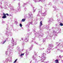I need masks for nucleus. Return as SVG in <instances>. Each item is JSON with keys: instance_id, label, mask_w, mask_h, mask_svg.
<instances>
[{"instance_id": "f257e3e1", "label": "nucleus", "mask_w": 63, "mask_h": 63, "mask_svg": "<svg viewBox=\"0 0 63 63\" xmlns=\"http://www.w3.org/2000/svg\"><path fill=\"white\" fill-rule=\"evenodd\" d=\"M3 16L2 17V18H6V15L5 14L3 13Z\"/></svg>"}, {"instance_id": "f03ea898", "label": "nucleus", "mask_w": 63, "mask_h": 63, "mask_svg": "<svg viewBox=\"0 0 63 63\" xmlns=\"http://www.w3.org/2000/svg\"><path fill=\"white\" fill-rule=\"evenodd\" d=\"M46 58V57H43L41 60L42 62H44V60H45Z\"/></svg>"}, {"instance_id": "7ed1b4c3", "label": "nucleus", "mask_w": 63, "mask_h": 63, "mask_svg": "<svg viewBox=\"0 0 63 63\" xmlns=\"http://www.w3.org/2000/svg\"><path fill=\"white\" fill-rule=\"evenodd\" d=\"M43 22V21H40V27H41L42 25H43V23H42Z\"/></svg>"}, {"instance_id": "20e7f679", "label": "nucleus", "mask_w": 63, "mask_h": 63, "mask_svg": "<svg viewBox=\"0 0 63 63\" xmlns=\"http://www.w3.org/2000/svg\"><path fill=\"white\" fill-rule=\"evenodd\" d=\"M55 63H59V62L58 61V59L55 60Z\"/></svg>"}, {"instance_id": "39448f33", "label": "nucleus", "mask_w": 63, "mask_h": 63, "mask_svg": "<svg viewBox=\"0 0 63 63\" xmlns=\"http://www.w3.org/2000/svg\"><path fill=\"white\" fill-rule=\"evenodd\" d=\"M25 19H22V20H21L22 22H24L25 21Z\"/></svg>"}, {"instance_id": "423d86ee", "label": "nucleus", "mask_w": 63, "mask_h": 63, "mask_svg": "<svg viewBox=\"0 0 63 63\" xmlns=\"http://www.w3.org/2000/svg\"><path fill=\"white\" fill-rule=\"evenodd\" d=\"M49 47H53V46L52 45L50 44L49 45Z\"/></svg>"}, {"instance_id": "0eeeda50", "label": "nucleus", "mask_w": 63, "mask_h": 63, "mask_svg": "<svg viewBox=\"0 0 63 63\" xmlns=\"http://www.w3.org/2000/svg\"><path fill=\"white\" fill-rule=\"evenodd\" d=\"M16 43H15L14 44H13V45H12V46L14 47V45H16Z\"/></svg>"}, {"instance_id": "6e6552de", "label": "nucleus", "mask_w": 63, "mask_h": 63, "mask_svg": "<svg viewBox=\"0 0 63 63\" xmlns=\"http://www.w3.org/2000/svg\"><path fill=\"white\" fill-rule=\"evenodd\" d=\"M32 47H33V46H32L30 47V50H31V49H32Z\"/></svg>"}, {"instance_id": "1a4fd4ad", "label": "nucleus", "mask_w": 63, "mask_h": 63, "mask_svg": "<svg viewBox=\"0 0 63 63\" xmlns=\"http://www.w3.org/2000/svg\"><path fill=\"white\" fill-rule=\"evenodd\" d=\"M60 25H61V26H63V23H61Z\"/></svg>"}, {"instance_id": "9d476101", "label": "nucleus", "mask_w": 63, "mask_h": 63, "mask_svg": "<svg viewBox=\"0 0 63 63\" xmlns=\"http://www.w3.org/2000/svg\"><path fill=\"white\" fill-rule=\"evenodd\" d=\"M22 55H23V56L24 55V54H23V53L21 54V55H20V56H22Z\"/></svg>"}, {"instance_id": "9b49d317", "label": "nucleus", "mask_w": 63, "mask_h": 63, "mask_svg": "<svg viewBox=\"0 0 63 63\" xmlns=\"http://www.w3.org/2000/svg\"><path fill=\"white\" fill-rule=\"evenodd\" d=\"M20 26L21 27H22V24H20Z\"/></svg>"}, {"instance_id": "f8f14e48", "label": "nucleus", "mask_w": 63, "mask_h": 63, "mask_svg": "<svg viewBox=\"0 0 63 63\" xmlns=\"http://www.w3.org/2000/svg\"><path fill=\"white\" fill-rule=\"evenodd\" d=\"M5 14V15H7V16H8L9 15V14Z\"/></svg>"}, {"instance_id": "ddd939ff", "label": "nucleus", "mask_w": 63, "mask_h": 63, "mask_svg": "<svg viewBox=\"0 0 63 63\" xmlns=\"http://www.w3.org/2000/svg\"><path fill=\"white\" fill-rule=\"evenodd\" d=\"M6 42V40H5L4 41V42H3V44H4V43H5V42Z\"/></svg>"}, {"instance_id": "4468645a", "label": "nucleus", "mask_w": 63, "mask_h": 63, "mask_svg": "<svg viewBox=\"0 0 63 63\" xmlns=\"http://www.w3.org/2000/svg\"><path fill=\"white\" fill-rule=\"evenodd\" d=\"M49 50H50L49 49H47V52H48V51H49Z\"/></svg>"}, {"instance_id": "2eb2a0df", "label": "nucleus", "mask_w": 63, "mask_h": 63, "mask_svg": "<svg viewBox=\"0 0 63 63\" xmlns=\"http://www.w3.org/2000/svg\"><path fill=\"white\" fill-rule=\"evenodd\" d=\"M18 6L19 7L20 6V3H19L18 4Z\"/></svg>"}, {"instance_id": "dca6fc26", "label": "nucleus", "mask_w": 63, "mask_h": 63, "mask_svg": "<svg viewBox=\"0 0 63 63\" xmlns=\"http://www.w3.org/2000/svg\"><path fill=\"white\" fill-rule=\"evenodd\" d=\"M29 15L30 16H31V13H29Z\"/></svg>"}, {"instance_id": "f3484780", "label": "nucleus", "mask_w": 63, "mask_h": 63, "mask_svg": "<svg viewBox=\"0 0 63 63\" xmlns=\"http://www.w3.org/2000/svg\"><path fill=\"white\" fill-rule=\"evenodd\" d=\"M33 58H34V59H36V57H33Z\"/></svg>"}, {"instance_id": "a211bd4d", "label": "nucleus", "mask_w": 63, "mask_h": 63, "mask_svg": "<svg viewBox=\"0 0 63 63\" xmlns=\"http://www.w3.org/2000/svg\"><path fill=\"white\" fill-rule=\"evenodd\" d=\"M16 61H15L14 62V63H15L16 62Z\"/></svg>"}, {"instance_id": "6ab92c4d", "label": "nucleus", "mask_w": 63, "mask_h": 63, "mask_svg": "<svg viewBox=\"0 0 63 63\" xmlns=\"http://www.w3.org/2000/svg\"><path fill=\"white\" fill-rule=\"evenodd\" d=\"M17 59H16V60H15V61L16 62L17 61Z\"/></svg>"}, {"instance_id": "aec40b11", "label": "nucleus", "mask_w": 63, "mask_h": 63, "mask_svg": "<svg viewBox=\"0 0 63 63\" xmlns=\"http://www.w3.org/2000/svg\"><path fill=\"white\" fill-rule=\"evenodd\" d=\"M45 54L44 53H43L42 54V55H44Z\"/></svg>"}, {"instance_id": "412c9836", "label": "nucleus", "mask_w": 63, "mask_h": 63, "mask_svg": "<svg viewBox=\"0 0 63 63\" xmlns=\"http://www.w3.org/2000/svg\"><path fill=\"white\" fill-rule=\"evenodd\" d=\"M50 19L49 20V21H50Z\"/></svg>"}, {"instance_id": "4be33fe9", "label": "nucleus", "mask_w": 63, "mask_h": 63, "mask_svg": "<svg viewBox=\"0 0 63 63\" xmlns=\"http://www.w3.org/2000/svg\"><path fill=\"white\" fill-rule=\"evenodd\" d=\"M27 41H28V40L26 41V42H27Z\"/></svg>"}]
</instances>
